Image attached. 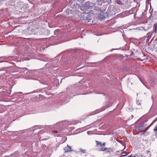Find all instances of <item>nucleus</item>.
<instances>
[{
    "label": "nucleus",
    "mask_w": 157,
    "mask_h": 157,
    "mask_svg": "<svg viewBox=\"0 0 157 157\" xmlns=\"http://www.w3.org/2000/svg\"><path fill=\"white\" fill-rule=\"evenodd\" d=\"M80 152L82 153H86V150H85L83 149L82 148L80 149Z\"/></svg>",
    "instance_id": "6e6552de"
},
{
    "label": "nucleus",
    "mask_w": 157,
    "mask_h": 157,
    "mask_svg": "<svg viewBox=\"0 0 157 157\" xmlns=\"http://www.w3.org/2000/svg\"><path fill=\"white\" fill-rule=\"evenodd\" d=\"M154 131L155 132H156L157 133V126H155L154 129Z\"/></svg>",
    "instance_id": "9d476101"
},
{
    "label": "nucleus",
    "mask_w": 157,
    "mask_h": 157,
    "mask_svg": "<svg viewBox=\"0 0 157 157\" xmlns=\"http://www.w3.org/2000/svg\"><path fill=\"white\" fill-rule=\"evenodd\" d=\"M135 29L137 30L138 31L141 30L142 31L144 30V27H139L136 28Z\"/></svg>",
    "instance_id": "0eeeda50"
},
{
    "label": "nucleus",
    "mask_w": 157,
    "mask_h": 157,
    "mask_svg": "<svg viewBox=\"0 0 157 157\" xmlns=\"http://www.w3.org/2000/svg\"><path fill=\"white\" fill-rule=\"evenodd\" d=\"M140 80L141 81V82L143 84H144V83L140 79Z\"/></svg>",
    "instance_id": "4468645a"
},
{
    "label": "nucleus",
    "mask_w": 157,
    "mask_h": 157,
    "mask_svg": "<svg viewBox=\"0 0 157 157\" xmlns=\"http://www.w3.org/2000/svg\"><path fill=\"white\" fill-rule=\"evenodd\" d=\"M95 142L97 145H99L101 147H103L105 145V143L101 144V142H99L96 140L95 141Z\"/></svg>",
    "instance_id": "20e7f679"
},
{
    "label": "nucleus",
    "mask_w": 157,
    "mask_h": 157,
    "mask_svg": "<svg viewBox=\"0 0 157 157\" xmlns=\"http://www.w3.org/2000/svg\"><path fill=\"white\" fill-rule=\"evenodd\" d=\"M138 105H141V103H139L138 104Z\"/></svg>",
    "instance_id": "2eb2a0df"
},
{
    "label": "nucleus",
    "mask_w": 157,
    "mask_h": 157,
    "mask_svg": "<svg viewBox=\"0 0 157 157\" xmlns=\"http://www.w3.org/2000/svg\"><path fill=\"white\" fill-rule=\"evenodd\" d=\"M142 126V128H141L142 129H143L144 128V126Z\"/></svg>",
    "instance_id": "ddd939ff"
},
{
    "label": "nucleus",
    "mask_w": 157,
    "mask_h": 157,
    "mask_svg": "<svg viewBox=\"0 0 157 157\" xmlns=\"http://www.w3.org/2000/svg\"><path fill=\"white\" fill-rule=\"evenodd\" d=\"M104 14L105 15V16H104V15H100V17L101 19L102 20L104 19L105 18V16H108L107 13H105V14Z\"/></svg>",
    "instance_id": "39448f33"
},
{
    "label": "nucleus",
    "mask_w": 157,
    "mask_h": 157,
    "mask_svg": "<svg viewBox=\"0 0 157 157\" xmlns=\"http://www.w3.org/2000/svg\"><path fill=\"white\" fill-rule=\"evenodd\" d=\"M155 121V120L154 121H153L152 122V123L150 124V125H149V126H148V127H147L146 128H144V129H142L141 128H142V126H140L139 128V130L140 132H145V131H146L148 129V128L150 127L151 126V124L153 123H154Z\"/></svg>",
    "instance_id": "f257e3e1"
},
{
    "label": "nucleus",
    "mask_w": 157,
    "mask_h": 157,
    "mask_svg": "<svg viewBox=\"0 0 157 157\" xmlns=\"http://www.w3.org/2000/svg\"><path fill=\"white\" fill-rule=\"evenodd\" d=\"M64 150L65 152H67L72 151L71 148L68 145L64 148Z\"/></svg>",
    "instance_id": "f03ea898"
},
{
    "label": "nucleus",
    "mask_w": 157,
    "mask_h": 157,
    "mask_svg": "<svg viewBox=\"0 0 157 157\" xmlns=\"http://www.w3.org/2000/svg\"><path fill=\"white\" fill-rule=\"evenodd\" d=\"M142 134H144V133H142Z\"/></svg>",
    "instance_id": "dca6fc26"
},
{
    "label": "nucleus",
    "mask_w": 157,
    "mask_h": 157,
    "mask_svg": "<svg viewBox=\"0 0 157 157\" xmlns=\"http://www.w3.org/2000/svg\"><path fill=\"white\" fill-rule=\"evenodd\" d=\"M106 150V148L104 147H102V148H101L100 149V151H105V152Z\"/></svg>",
    "instance_id": "1a4fd4ad"
},
{
    "label": "nucleus",
    "mask_w": 157,
    "mask_h": 157,
    "mask_svg": "<svg viewBox=\"0 0 157 157\" xmlns=\"http://www.w3.org/2000/svg\"><path fill=\"white\" fill-rule=\"evenodd\" d=\"M113 152V150L112 148H108L106 147V150L105 152L107 154H111V153Z\"/></svg>",
    "instance_id": "7ed1b4c3"
},
{
    "label": "nucleus",
    "mask_w": 157,
    "mask_h": 157,
    "mask_svg": "<svg viewBox=\"0 0 157 157\" xmlns=\"http://www.w3.org/2000/svg\"><path fill=\"white\" fill-rule=\"evenodd\" d=\"M128 157H136L135 156H132L131 155H129Z\"/></svg>",
    "instance_id": "f8f14e48"
},
{
    "label": "nucleus",
    "mask_w": 157,
    "mask_h": 157,
    "mask_svg": "<svg viewBox=\"0 0 157 157\" xmlns=\"http://www.w3.org/2000/svg\"><path fill=\"white\" fill-rule=\"evenodd\" d=\"M53 132H54V133H58V132L56 130H54L53 131Z\"/></svg>",
    "instance_id": "9b49d317"
},
{
    "label": "nucleus",
    "mask_w": 157,
    "mask_h": 157,
    "mask_svg": "<svg viewBox=\"0 0 157 157\" xmlns=\"http://www.w3.org/2000/svg\"><path fill=\"white\" fill-rule=\"evenodd\" d=\"M154 29L153 30L154 32H157V24L155 23L154 24Z\"/></svg>",
    "instance_id": "423d86ee"
}]
</instances>
